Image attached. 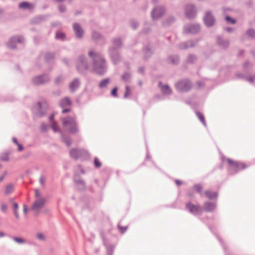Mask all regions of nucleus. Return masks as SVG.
I'll use <instances>...</instances> for the list:
<instances>
[{
	"mask_svg": "<svg viewBox=\"0 0 255 255\" xmlns=\"http://www.w3.org/2000/svg\"><path fill=\"white\" fill-rule=\"evenodd\" d=\"M165 9L164 6H155L151 12L152 18L153 20H157L160 18L165 13Z\"/></svg>",
	"mask_w": 255,
	"mask_h": 255,
	"instance_id": "obj_12",
	"label": "nucleus"
},
{
	"mask_svg": "<svg viewBox=\"0 0 255 255\" xmlns=\"http://www.w3.org/2000/svg\"><path fill=\"white\" fill-rule=\"evenodd\" d=\"M246 81H249L251 83H254V78L251 75L250 76H247V78L246 79Z\"/></svg>",
	"mask_w": 255,
	"mask_h": 255,
	"instance_id": "obj_63",
	"label": "nucleus"
},
{
	"mask_svg": "<svg viewBox=\"0 0 255 255\" xmlns=\"http://www.w3.org/2000/svg\"><path fill=\"white\" fill-rule=\"evenodd\" d=\"M62 61L67 66L69 67L70 66L69 60L68 58L64 57L62 58Z\"/></svg>",
	"mask_w": 255,
	"mask_h": 255,
	"instance_id": "obj_62",
	"label": "nucleus"
},
{
	"mask_svg": "<svg viewBox=\"0 0 255 255\" xmlns=\"http://www.w3.org/2000/svg\"><path fill=\"white\" fill-rule=\"evenodd\" d=\"M24 42V38L23 36L20 35H16L11 36L7 43V47L11 49H14L16 47L17 43L23 44Z\"/></svg>",
	"mask_w": 255,
	"mask_h": 255,
	"instance_id": "obj_10",
	"label": "nucleus"
},
{
	"mask_svg": "<svg viewBox=\"0 0 255 255\" xmlns=\"http://www.w3.org/2000/svg\"><path fill=\"white\" fill-rule=\"evenodd\" d=\"M94 165L96 168H99L102 166V163L97 157H95L94 158Z\"/></svg>",
	"mask_w": 255,
	"mask_h": 255,
	"instance_id": "obj_50",
	"label": "nucleus"
},
{
	"mask_svg": "<svg viewBox=\"0 0 255 255\" xmlns=\"http://www.w3.org/2000/svg\"><path fill=\"white\" fill-rule=\"evenodd\" d=\"M247 34L248 36L252 38L253 39L255 38V30L253 28H249L247 31Z\"/></svg>",
	"mask_w": 255,
	"mask_h": 255,
	"instance_id": "obj_49",
	"label": "nucleus"
},
{
	"mask_svg": "<svg viewBox=\"0 0 255 255\" xmlns=\"http://www.w3.org/2000/svg\"><path fill=\"white\" fill-rule=\"evenodd\" d=\"M73 181L74 183H84V180L81 179L80 175L78 172H75L73 176Z\"/></svg>",
	"mask_w": 255,
	"mask_h": 255,
	"instance_id": "obj_42",
	"label": "nucleus"
},
{
	"mask_svg": "<svg viewBox=\"0 0 255 255\" xmlns=\"http://www.w3.org/2000/svg\"><path fill=\"white\" fill-rule=\"evenodd\" d=\"M50 80V75L48 73H45L33 77L31 81L33 85L39 86L48 83L49 82Z\"/></svg>",
	"mask_w": 255,
	"mask_h": 255,
	"instance_id": "obj_9",
	"label": "nucleus"
},
{
	"mask_svg": "<svg viewBox=\"0 0 255 255\" xmlns=\"http://www.w3.org/2000/svg\"><path fill=\"white\" fill-rule=\"evenodd\" d=\"M51 128L55 132H60V133L63 132L57 126V123L55 121H53V123H52Z\"/></svg>",
	"mask_w": 255,
	"mask_h": 255,
	"instance_id": "obj_47",
	"label": "nucleus"
},
{
	"mask_svg": "<svg viewBox=\"0 0 255 255\" xmlns=\"http://www.w3.org/2000/svg\"><path fill=\"white\" fill-rule=\"evenodd\" d=\"M50 16V14L38 15L32 18L31 22L33 24H39L46 21Z\"/></svg>",
	"mask_w": 255,
	"mask_h": 255,
	"instance_id": "obj_20",
	"label": "nucleus"
},
{
	"mask_svg": "<svg viewBox=\"0 0 255 255\" xmlns=\"http://www.w3.org/2000/svg\"><path fill=\"white\" fill-rule=\"evenodd\" d=\"M195 113L198 119L201 121L203 126L205 127H207V123L206 122L205 118L202 113L198 111L195 110Z\"/></svg>",
	"mask_w": 255,
	"mask_h": 255,
	"instance_id": "obj_37",
	"label": "nucleus"
},
{
	"mask_svg": "<svg viewBox=\"0 0 255 255\" xmlns=\"http://www.w3.org/2000/svg\"><path fill=\"white\" fill-rule=\"evenodd\" d=\"M60 135L62 141L65 143L67 146H70L72 143V138L69 135L66 134L63 132H61Z\"/></svg>",
	"mask_w": 255,
	"mask_h": 255,
	"instance_id": "obj_29",
	"label": "nucleus"
},
{
	"mask_svg": "<svg viewBox=\"0 0 255 255\" xmlns=\"http://www.w3.org/2000/svg\"><path fill=\"white\" fill-rule=\"evenodd\" d=\"M80 86V81L79 78H76L72 80L69 84V88L71 93L77 91Z\"/></svg>",
	"mask_w": 255,
	"mask_h": 255,
	"instance_id": "obj_23",
	"label": "nucleus"
},
{
	"mask_svg": "<svg viewBox=\"0 0 255 255\" xmlns=\"http://www.w3.org/2000/svg\"><path fill=\"white\" fill-rule=\"evenodd\" d=\"M63 81V78L62 75L58 76L55 80V84L59 85Z\"/></svg>",
	"mask_w": 255,
	"mask_h": 255,
	"instance_id": "obj_58",
	"label": "nucleus"
},
{
	"mask_svg": "<svg viewBox=\"0 0 255 255\" xmlns=\"http://www.w3.org/2000/svg\"><path fill=\"white\" fill-rule=\"evenodd\" d=\"M13 191V185L11 183L8 184L6 187L4 191V194L8 195Z\"/></svg>",
	"mask_w": 255,
	"mask_h": 255,
	"instance_id": "obj_45",
	"label": "nucleus"
},
{
	"mask_svg": "<svg viewBox=\"0 0 255 255\" xmlns=\"http://www.w3.org/2000/svg\"><path fill=\"white\" fill-rule=\"evenodd\" d=\"M242 70L247 76H250L253 71V64L249 61H247L243 64Z\"/></svg>",
	"mask_w": 255,
	"mask_h": 255,
	"instance_id": "obj_22",
	"label": "nucleus"
},
{
	"mask_svg": "<svg viewBox=\"0 0 255 255\" xmlns=\"http://www.w3.org/2000/svg\"><path fill=\"white\" fill-rule=\"evenodd\" d=\"M217 203L216 201L210 202L206 201L203 204L202 206V214L203 212L207 213L213 212L217 208Z\"/></svg>",
	"mask_w": 255,
	"mask_h": 255,
	"instance_id": "obj_13",
	"label": "nucleus"
},
{
	"mask_svg": "<svg viewBox=\"0 0 255 255\" xmlns=\"http://www.w3.org/2000/svg\"><path fill=\"white\" fill-rule=\"evenodd\" d=\"M7 209V205L5 203H2L0 206V209L2 212L5 213L6 212Z\"/></svg>",
	"mask_w": 255,
	"mask_h": 255,
	"instance_id": "obj_60",
	"label": "nucleus"
},
{
	"mask_svg": "<svg viewBox=\"0 0 255 255\" xmlns=\"http://www.w3.org/2000/svg\"><path fill=\"white\" fill-rule=\"evenodd\" d=\"M45 202L44 198H41L36 200L31 206L32 210H37L42 208Z\"/></svg>",
	"mask_w": 255,
	"mask_h": 255,
	"instance_id": "obj_28",
	"label": "nucleus"
},
{
	"mask_svg": "<svg viewBox=\"0 0 255 255\" xmlns=\"http://www.w3.org/2000/svg\"><path fill=\"white\" fill-rule=\"evenodd\" d=\"M109 52L111 61L114 65L118 64L121 59V56L118 50L116 49L115 47H110Z\"/></svg>",
	"mask_w": 255,
	"mask_h": 255,
	"instance_id": "obj_11",
	"label": "nucleus"
},
{
	"mask_svg": "<svg viewBox=\"0 0 255 255\" xmlns=\"http://www.w3.org/2000/svg\"><path fill=\"white\" fill-rule=\"evenodd\" d=\"M92 39L94 41H95L97 42H101L102 44L105 43V40L104 37L102 36V35L100 33H99L98 32L94 31L92 32Z\"/></svg>",
	"mask_w": 255,
	"mask_h": 255,
	"instance_id": "obj_26",
	"label": "nucleus"
},
{
	"mask_svg": "<svg viewBox=\"0 0 255 255\" xmlns=\"http://www.w3.org/2000/svg\"><path fill=\"white\" fill-rule=\"evenodd\" d=\"M130 94V89L129 86H126V91L124 95V98L126 99Z\"/></svg>",
	"mask_w": 255,
	"mask_h": 255,
	"instance_id": "obj_56",
	"label": "nucleus"
},
{
	"mask_svg": "<svg viewBox=\"0 0 255 255\" xmlns=\"http://www.w3.org/2000/svg\"><path fill=\"white\" fill-rule=\"evenodd\" d=\"M58 9L60 12H64L66 11V8L64 4H60L58 7Z\"/></svg>",
	"mask_w": 255,
	"mask_h": 255,
	"instance_id": "obj_61",
	"label": "nucleus"
},
{
	"mask_svg": "<svg viewBox=\"0 0 255 255\" xmlns=\"http://www.w3.org/2000/svg\"><path fill=\"white\" fill-rule=\"evenodd\" d=\"M203 21L208 27H211L214 25L215 22V19L211 11H207L205 13L203 17Z\"/></svg>",
	"mask_w": 255,
	"mask_h": 255,
	"instance_id": "obj_16",
	"label": "nucleus"
},
{
	"mask_svg": "<svg viewBox=\"0 0 255 255\" xmlns=\"http://www.w3.org/2000/svg\"><path fill=\"white\" fill-rule=\"evenodd\" d=\"M49 127L48 125H46L44 123H42L40 126V130L43 132H45L47 131V128Z\"/></svg>",
	"mask_w": 255,
	"mask_h": 255,
	"instance_id": "obj_57",
	"label": "nucleus"
},
{
	"mask_svg": "<svg viewBox=\"0 0 255 255\" xmlns=\"http://www.w3.org/2000/svg\"><path fill=\"white\" fill-rule=\"evenodd\" d=\"M55 38L63 41L66 39V34L63 32L58 30L56 32Z\"/></svg>",
	"mask_w": 255,
	"mask_h": 255,
	"instance_id": "obj_40",
	"label": "nucleus"
},
{
	"mask_svg": "<svg viewBox=\"0 0 255 255\" xmlns=\"http://www.w3.org/2000/svg\"><path fill=\"white\" fill-rule=\"evenodd\" d=\"M11 238L13 240V241L18 244H22L25 243V241L22 238L17 237H11Z\"/></svg>",
	"mask_w": 255,
	"mask_h": 255,
	"instance_id": "obj_54",
	"label": "nucleus"
},
{
	"mask_svg": "<svg viewBox=\"0 0 255 255\" xmlns=\"http://www.w3.org/2000/svg\"><path fill=\"white\" fill-rule=\"evenodd\" d=\"M185 208L187 212L194 216L202 215V208L199 204H194L191 202H188L185 204Z\"/></svg>",
	"mask_w": 255,
	"mask_h": 255,
	"instance_id": "obj_8",
	"label": "nucleus"
},
{
	"mask_svg": "<svg viewBox=\"0 0 255 255\" xmlns=\"http://www.w3.org/2000/svg\"><path fill=\"white\" fill-rule=\"evenodd\" d=\"M69 153L71 157L75 160L81 159L82 160H87L90 157L88 151L82 148H72Z\"/></svg>",
	"mask_w": 255,
	"mask_h": 255,
	"instance_id": "obj_6",
	"label": "nucleus"
},
{
	"mask_svg": "<svg viewBox=\"0 0 255 255\" xmlns=\"http://www.w3.org/2000/svg\"><path fill=\"white\" fill-rule=\"evenodd\" d=\"M76 66L78 72L83 75L86 74L89 69V63L87 58L83 54L78 56L76 59Z\"/></svg>",
	"mask_w": 255,
	"mask_h": 255,
	"instance_id": "obj_5",
	"label": "nucleus"
},
{
	"mask_svg": "<svg viewBox=\"0 0 255 255\" xmlns=\"http://www.w3.org/2000/svg\"><path fill=\"white\" fill-rule=\"evenodd\" d=\"M197 56L194 54H189L186 59V62L190 64H194L196 61Z\"/></svg>",
	"mask_w": 255,
	"mask_h": 255,
	"instance_id": "obj_41",
	"label": "nucleus"
},
{
	"mask_svg": "<svg viewBox=\"0 0 255 255\" xmlns=\"http://www.w3.org/2000/svg\"><path fill=\"white\" fill-rule=\"evenodd\" d=\"M201 40L199 38L195 39L189 40L179 44L178 47L180 49H186L188 48L195 46Z\"/></svg>",
	"mask_w": 255,
	"mask_h": 255,
	"instance_id": "obj_18",
	"label": "nucleus"
},
{
	"mask_svg": "<svg viewBox=\"0 0 255 255\" xmlns=\"http://www.w3.org/2000/svg\"><path fill=\"white\" fill-rule=\"evenodd\" d=\"M88 55L92 61L91 72L100 76H104L107 72V65L105 58L100 53L93 50L89 51Z\"/></svg>",
	"mask_w": 255,
	"mask_h": 255,
	"instance_id": "obj_1",
	"label": "nucleus"
},
{
	"mask_svg": "<svg viewBox=\"0 0 255 255\" xmlns=\"http://www.w3.org/2000/svg\"><path fill=\"white\" fill-rule=\"evenodd\" d=\"M197 11L196 6L192 4H187L185 7V14L187 18L189 19L193 18L196 16Z\"/></svg>",
	"mask_w": 255,
	"mask_h": 255,
	"instance_id": "obj_14",
	"label": "nucleus"
},
{
	"mask_svg": "<svg viewBox=\"0 0 255 255\" xmlns=\"http://www.w3.org/2000/svg\"><path fill=\"white\" fill-rule=\"evenodd\" d=\"M161 92L163 95H169L172 93V90L167 84H165L161 87Z\"/></svg>",
	"mask_w": 255,
	"mask_h": 255,
	"instance_id": "obj_36",
	"label": "nucleus"
},
{
	"mask_svg": "<svg viewBox=\"0 0 255 255\" xmlns=\"http://www.w3.org/2000/svg\"><path fill=\"white\" fill-rule=\"evenodd\" d=\"M111 42L113 44V46L112 47H115L116 49L118 50L123 46V42L120 37L114 38L111 40Z\"/></svg>",
	"mask_w": 255,
	"mask_h": 255,
	"instance_id": "obj_30",
	"label": "nucleus"
},
{
	"mask_svg": "<svg viewBox=\"0 0 255 255\" xmlns=\"http://www.w3.org/2000/svg\"><path fill=\"white\" fill-rule=\"evenodd\" d=\"M10 152L8 150H5L0 153V160L2 161H8L9 160V155Z\"/></svg>",
	"mask_w": 255,
	"mask_h": 255,
	"instance_id": "obj_39",
	"label": "nucleus"
},
{
	"mask_svg": "<svg viewBox=\"0 0 255 255\" xmlns=\"http://www.w3.org/2000/svg\"><path fill=\"white\" fill-rule=\"evenodd\" d=\"M227 162L228 164L227 172L229 175H234L240 170H244L249 167V165L240 161H234L230 158H227Z\"/></svg>",
	"mask_w": 255,
	"mask_h": 255,
	"instance_id": "obj_4",
	"label": "nucleus"
},
{
	"mask_svg": "<svg viewBox=\"0 0 255 255\" xmlns=\"http://www.w3.org/2000/svg\"><path fill=\"white\" fill-rule=\"evenodd\" d=\"M75 184L76 188L79 191H83L86 190V183L84 180L83 184L75 183Z\"/></svg>",
	"mask_w": 255,
	"mask_h": 255,
	"instance_id": "obj_44",
	"label": "nucleus"
},
{
	"mask_svg": "<svg viewBox=\"0 0 255 255\" xmlns=\"http://www.w3.org/2000/svg\"><path fill=\"white\" fill-rule=\"evenodd\" d=\"M131 78V74L129 72H125L122 75V79L123 80H124L125 82H128L130 79Z\"/></svg>",
	"mask_w": 255,
	"mask_h": 255,
	"instance_id": "obj_46",
	"label": "nucleus"
},
{
	"mask_svg": "<svg viewBox=\"0 0 255 255\" xmlns=\"http://www.w3.org/2000/svg\"><path fill=\"white\" fill-rule=\"evenodd\" d=\"M130 26L133 29L135 30L138 27V23L136 20L132 19L130 21Z\"/></svg>",
	"mask_w": 255,
	"mask_h": 255,
	"instance_id": "obj_55",
	"label": "nucleus"
},
{
	"mask_svg": "<svg viewBox=\"0 0 255 255\" xmlns=\"http://www.w3.org/2000/svg\"><path fill=\"white\" fill-rule=\"evenodd\" d=\"M110 82V79L109 78H106L101 81L98 85V87L100 89H103L106 88Z\"/></svg>",
	"mask_w": 255,
	"mask_h": 255,
	"instance_id": "obj_38",
	"label": "nucleus"
},
{
	"mask_svg": "<svg viewBox=\"0 0 255 255\" xmlns=\"http://www.w3.org/2000/svg\"><path fill=\"white\" fill-rule=\"evenodd\" d=\"M215 235L216 236V238L218 240L219 242L220 243L221 245L222 246L223 249L224 251L225 255H231L230 253L228 251L227 247L225 245L223 240L222 239V238L217 234H215Z\"/></svg>",
	"mask_w": 255,
	"mask_h": 255,
	"instance_id": "obj_34",
	"label": "nucleus"
},
{
	"mask_svg": "<svg viewBox=\"0 0 255 255\" xmlns=\"http://www.w3.org/2000/svg\"><path fill=\"white\" fill-rule=\"evenodd\" d=\"M187 196L190 198H192L193 197L194 194L192 190L191 189H189L186 192Z\"/></svg>",
	"mask_w": 255,
	"mask_h": 255,
	"instance_id": "obj_64",
	"label": "nucleus"
},
{
	"mask_svg": "<svg viewBox=\"0 0 255 255\" xmlns=\"http://www.w3.org/2000/svg\"><path fill=\"white\" fill-rule=\"evenodd\" d=\"M117 227L122 234H124L127 231L128 227V226H122L120 223L118 224Z\"/></svg>",
	"mask_w": 255,
	"mask_h": 255,
	"instance_id": "obj_52",
	"label": "nucleus"
},
{
	"mask_svg": "<svg viewBox=\"0 0 255 255\" xmlns=\"http://www.w3.org/2000/svg\"><path fill=\"white\" fill-rule=\"evenodd\" d=\"M193 189L197 193L202 195L203 187L200 184H196L193 185Z\"/></svg>",
	"mask_w": 255,
	"mask_h": 255,
	"instance_id": "obj_43",
	"label": "nucleus"
},
{
	"mask_svg": "<svg viewBox=\"0 0 255 255\" xmlns=\"http://www.w3.org/2000/svg\"><path fill=\"white\" fill-rule=\"evenodd\" d=\"M225 20L228 23L234 24L236 22V20L229 15H226L225 16Z\"/></svg>",
	"mask_w": 255,
	"mask_h": 255,
	"instance_id": "obj_53",
	"label": "nucleus"
},
{
	"mask_svg": "<svg viewBox=\"0 0 255 255\" xmlns=\"http://www.w3.org/2000/svg\"><path fill=\"white\" fill-rule=\"evenodd\" d=\"M175 21V18L174 16L171 15L168 17L165 20L162 22V25L164 26H169L173 23Z\"/></svg>",
	"mask_w": 255,
	"mask_h": 255,
	"instance_id": "obj_35",
	"label": "nucleus"
},
{
	"mask_svg": "<svg viewBox=\"0 0 255 255\" xmlns=\"http://www.w3.org/2000/svg\"><path fill=\"white\" fill-rule=\"evenodd\" d=\"M142 51L143 53V58L144 60L149 59L153 54V51L148 45L144 46Z\"/></svg>",
	"mask_w": 255,
	"mask_h": 255,
	"instance_id": "obj_25",
	"label": "nucleus"
},
{
	"mask_svg": "<svg viewBox=\"0 0 255 255\" xmlns=\"http://www.w3.org/2000/svg\"><path fill=\"white\" fill-rule=\"evenodd\" d=\"M64 130L71 134H76L79 132L78 124L74 117L67 116L61 118Z\"/></svg>",
	"mask_w": 255,
	"mask_h": 255,
	"instance_id": "obj_2",
	"label": "nucleus"
},
{
	"mask_svg": "<svg viewBox=\"0 0 255 255\" xmlns=\"http://www.w3.org/2000/svg\"><path fill=\"white\" fill-rule=\"evenodd\" d=\"M200 31V26L198 23L189 24L185 26L184 33L196 34Z\"/></svg>",
	"mask_w": 255,
	"mask_h": 255,
	"instance_id": "obj_15",
	"label": "nucleus"
},
{
	"mask_svg": "<svg viewBox=\"0 0 255 255\" xmlns=\"http://www.w3.org/2000/svg\"><path fill=\"white\" fill-rule=\"evenodd\" d=\"M72 105V102L70 99L68 97H64L59 101V106L61 108H64L66 107H70Z\"/></svg>",
	"mask_w": 255,
	"mask_h": 255,
	"instance_id": "obj_27",
	"label": "nucleus"
},
{
	"mask_svg": "<svg viewBox=\"0 0 255 255\" xmlns=\"http://www.w3.org/2000/svg\"><path fill=\"white\" fill-rule=\"evenodd\" d=\"M247 75L244 73H241L240 72H236L235 73V77L238 79H245L247 78Z\"/></svg>",
	"mask_w": 255,
	"mask_h": 255,
	"instance_id": "obj_48",
	"label": "nucleus"
},
{
	"mask_svg": "<svg viewBox=\"0 0 255 255\" xmlns=\"http://www.w3.org/2000/svg\"><path fill=\"white\" fill-rule=\"evenodd\" d=\"M217 45L222 49H227L230 45V41L228 39H224L221 36L217 37Z\"/></svg>",
	"mask_w": 255,
	"mask_h": 255,
	"instance_id": "obj_21",
	"label": "nucleus"
},
{
	"mask_svg": "<svg viewBox=\"0 0 255 255\" xmlns=\"http://www.w3.org/2000/svg\"><path fill=\"white\" fill-rule=\"evenodd\" d=\"M167 62L172 65H177L180 62V58L178 55H169L167 58Z\"/></svg>",
	"mask_w": 255,
	"mask_h": 255,
	"instance_id": "obj_24",
	"label": "nucleus"
},
{
	"mask_svg": "<svg viewBox=\"0 0 255 255\" xmlns=\"http://www.w3.org/2000/svg\"><path fill=\"white\" fill-rule=\"evenodd\" d=\"M205 195L210 200H213L217 198L218 196V192L217 191L206 190L205 192Z\"/></svg>",
	"mask_w": 255,
	"mask_h": 255,
	"instance_id": "obj_32",
	"label": "nucleus"
},
{
	"mask_svg": "<svg viewBox=\"0 0 255 255\" xmlns=\"http://www.w3.org/2000/svg\"><path fill=\"white\" fill-rule=\"evenodd\" d=\"M175 87L178 92L187 93L192 89V84L188 79H183L177 82Z\"/></svg>",
	"mask_w": 255,
	"mask_h": 255,
	"instance_id": "obj_7",
	"label": "nucleus"
},
{
	"mask_svg": "<svg viewBox=\"0 0 255 255\" xmlns=\"http://www.w3.org/2000/svg\"><path fill=\"white\" fill-rule=\"evenodd\" d=\"M118 87H114L111 91V94L114 97H117L118 96Z\"/></svg>",
	"mask_w": 255,
	"mask_h": 255,
	"instance_id": "obj_59",
	"label": "nucleus"
},
{
	"mask_svg": "<svg viewBox=\"0 0 255 255\" xmlns=\"http://www.w3.org/2000/svg\"><path fill=\"white\" fill-rule=\"evenodd\" d=\"M95 182L97 184L99 187L101 188H104L106 184V182L104 180H99L98 179H95Z\"/></svg>",
	"mask_w": 255,
	"mask_h": 255,
	"instance_id": "obj_51",
	"label": "nucleus"
},
{
	"mask_svg": "<svg viewBox=\"0 0 255 255\" xmlns=\"http://www.w3.org/2000/svg\"><path fill=\"white\" fill-rule=\"evenodd\" d=\"M100 234L101 238L103 240L104 245L106 248L107 255H113L114 251L115 250V246L113 244L108 245L107 243L106 239L105 236V233L103 231L100 232Z\"/></svg>",
	"mask_w": 255,
	"mask_h": 255,
	"instance_id": "obj_17",
	"label": "nucleus"
},
{
	"mask_svg": "<svg viewBox=\"0 0 255 255\" xmlns=\"http://www.w3.org/2000/svg\"><path fill=\"white\" fill-rule=\"evenodd\" d=\"M18 6L20 8L23 9L31 10L33 8L34 6L32 4L27 1H22L19 3Z\"/></svg>",
	"mask_w": 255,
	"mask_h": 255,
	"instance_id": "obj_33",
	"label": "nucleus"
},
{
	"mask_svg": "<svg viewBox=\"0 0 255 255\" xmlns=\"http://www.w3.org/2000/svg\"><path fill=\"white\" fill-rule=\"evenodd\" d=\"M48 108V104L45 101H38L31 109L33 119L41 118L44 117Z\"/></svg>",
	"mask_w": 255,
	"mask_h": 255,
	"instance_id": "obj_3",
	"label": "nucleus"
},
{
	"mask_svg": "<svg viewBox=\"0 0 255 255\" xmlns=\"http://www.w3.org/2000/svg\"><path fill=\"white\" fill-rule=\"evenodd\" d=\"M55 58V54L53 53L47 52L45 53L44 59L46 63L50 64L53 63Z\"/></svg>",
	"mask_w": 255,
	"mask_h": 255,
	"instance_id": "obj_31",
	"label": "nucleus"
},
{
	"mask_svg": "<svg viewBox=\"0 0 255 255\" xmlns=\"http://www.w3.org/2000/svg\"><path fill=\"white\" fill-rule=\"evenodd\" d=\"M73 28L75 36L77 39H82L83 37L84 31L81 25L78 23H74Z\"/></svg>",
	"mask_w": 255,
	"mask_h": 255,
	"instance_id": "obj_19",
	"label": "nucleus"
}]
</instances>
